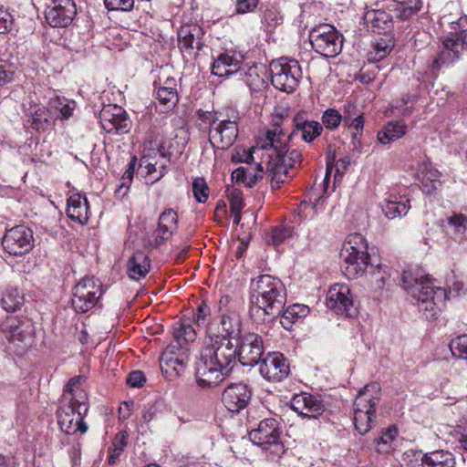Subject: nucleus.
Here are the masks:
<instances>
[{
  "label": "nucleus",
  "instance_id": "f257e3e1",
  "mask_svg": "<svg viewBox=\"0 0 467 467\" xmlns=\"http://www.w3.org/2000/svg\"><path fill=\"white\" fill-rule=\"evenodd\" d=\"M237 347L223 335L208 334L203 340L196 367L197 383L213 388L223 382L232 371Z\"/></svg>",
  "mask_w": 467,
  "mask_h": 467
},
{
  "label": "nucleus",
  "instance_id": "f03ea898",
  "mask_svg": "<svg viewBox=\"0 0 467 467\" xmlns=\"http://www.w3.org/2000/svg\"><path fill=\"white\" fill-rule=\"evenodd\" d=\"M286 302V289L282 281L270 275H261L250 284V316L253 318L279 317Z\"/></svg>",
  "mask_w": 467,
  "mask_h": 467
},
{
  "label": "nucleus",
  "instance_id": "7ed1b4c3",
  "mask_svg": "<svg viewBox=\"0 0 467 467\" xmlns=\"http://www.w3.org/2000/svg\"><path fill=\"white\" fill-rule=\"evenodd\" d=\"M403 288L418 301L419 309L427 319L435 318L447 299L446 290L434 285L433 280L419 273L404 271Z\"/></svg>",
  "mask_w": 467,
  "mask_h": 467
},
{
  "label": "nucleus",
  "instance_id": "20e7f679",
  "mask_svg": "<svg viewBox=\"0 0 467 467\" xmlns=\"http://www.w3.org/2000/svg\"><path fill=\"white\" fill-rule=\"evenodd\" d=\"M196 337L195 329L186 321L174 327L173 340L167 346L160 359L162 373L177 377L184 372L189 361L188 345Z\"/></svg>",
  "mask_w": 467,
  "mask_h": 467
},
{
  "label": "nucleus",
  "instance_id": "39448f33",
  "mask_svg": "<svg viewBox=\"0 0 467 467\" xmlns=\"http://www.w3.org/2000/svg\"><path fill=\"white\" fill-rule=\"evenodd\" d=\"M380 400V388L378 383L367 384L354 401V425L359 434L368 433L376 422V408Z\"/></svg>",
  "mask_w": 467,
  "mask_h": 467
},
{
  "label": "nucleus",
  "instance_id": "423d86ee",
  "mask_svg": "<svg viewBox=\"0 0 467 467\" xmlns=\"http://www.w3.org/2000/svg\"><path fill=\"white\" fill-rule=\"evenodd\" d=\"M342 269L348 278L362 275L368 265V244L359 234L349 235L340 251Z\"/></svg>",
  "mask_w": 467,
  "mask_h": 467
},
{
  "label": "nucleus",
  "instance_id": "0eeeda50",
  "mask_svg": "<svg viewBox=\"0 0 467 467\" xmlns=\"http://www.w3.org/2000/svg\"><path fill=\"white\" fill-rule=\"evenodd\" d=\"M243 56L234 51H226L221 54L213 63L212 73L218 77H225L236 74L244 78L251 88H255L263 84V79L250 68L248 72L241 68Z\"/></svg>",
  "mask_w": 467,
  "mask_h": 467
},
{
  "label": "nucleus",
  "instance_id": "6e6552de",
  "mask_svg": "<svg viewBox=\"0 0 467 467\" xmlns=\"http://www.w3.org/2000/svg\"><path fill=\"white\" fill-rule=\"evenodd\" d=\"M272 84L281 91L294 92L299 85L303 73L297 60L280 57L270 63Z\"/></svg>",
  "mask_w": 467,
  "mask_h": 467
},
{
  "label": "nucleus",
  "instance_id": "1a4fd4ad",
  "mask_svg": "<svg viewBox=\"0 0 467 467\" xmlns=\"http://www.w3.org/2000/svg\"><path fill=\"white\" fill-rule=\"evenodd\" d=\"M291 139V133H286L283 128V119L277 118L270 126L259 132L254 151H262V158L267 160L269 156L280 151L284 152Z\"/></svg>",
  "mask_w": 467,
  "mask_h": 467
},
{
  "label": "nucleus",
  "instance_id": "9d476101",
  "mask_svg": "<svg viewBox=\"0 0 467 467\" xmlns=\"http://www.w3.org/2000/svg\"><path fill=\"white\" fill-rule=\"evenodd\" d=\"M302 161V153L297 150H289L286 146L284 152H277L266 160V171L270 172L273 188H279L288 178L289 171L296 168Z\"/></svg>",
  "mask_w": 467,
  "mask_h": 467
},
{
  "label": "nucleus",
  "instance_id": "9b49d317",
  "mask_svg": "<svg viewBox=\"0 0 467 467\" xmlns=\"http://www.w3.org/2000/svg\"><path fill=\"white\" fill-rule=\"evenodd\" d=\"M102 295L101 283L94 277L85 276L72 289V307L78 313H86L96 306Z\"/></svg>",
  "mask_w": 467,
  "mask_h": 467
},
{
  "label": "nucleus",
  "instance_id": "f8f14e48",
  "mask_svg": "<svg viewBox=\"0 0 467 467\" xmlns=\"http://www.w3.org/2000/svg\"><path fill=\"white\" fill-rule=\"evenodd\" d=\"M281 434L280 423L269 418L261 420L257 428L249 432V438L263 450H271L274 454L280 455L284 452Z\"/></svg>",
  "mask_w": 467,
  "mask_h": 467
},
{
  "label": "nucleus",
  "instance_id": "ddd939ff",
  "mask_svg": "<svg viewBox=\"0 0 467 467\" xmlns=\"http://www.w3.org/2000/svg\"><path fill=\"white\" fill-rule=\"evenodd\" d=\"M309 41L316 52L326 57H335L342 50V37L330 25L324 24L309 32Z\"/></svg>",
  "mask_w": 467,
  "mask_h": 467
},
{
  "label": "nucleus",
  "instance_id": "4468645a",
  "mask_svg": "<svg viewBox=\"0 0 467 467\" xmlns=\"http://www.w3.org/2000/svg\"><path fill=\"white\" fill-rule=\"evenodd\" d=\"M87 412L88 410L80 408V404L61 400V405L57 411L60 430L66 434H75L77 431L85 433L88 425L84 422L83 417Z\"/></svg>",
  "mask_w": 467,
  "mask_h": 467
},
{
  "label": "nucleus",
  "instance_id": "2eb2a0df",
  "mask_svg": "<svg viewBox=\"0 0 467 467\" xmlns=\"http://www.w3.org/2000/svg\"><path fill=\"white\" fill-rule=\"evenodd\" d=\"M2 245L11 255L22 256L28 254L35 245L33 231L25 225H16L5 232Z\"/></svg>",
  "mask_w": 467,
  "mask_h": 467
},
{
  "label": "nucleus",
  "instance_id": "dca6fc26",
  "mask_svg": "<svg viewBox=\"0 0 467 467\" xmlns=\"http://www.w3.org/2000/svg\"><path fill=\"white\" fill-rule=\"evenodd\" d=\"M465 49L467 50V30L446 38L439 54L432 60V74H437L443 66L455 62Z\"/></svg>",
  "mask_w": 467,
  "mask_h": 467
},
{
  "label": "nucleus",
  "instance_id": "f3484780",
  "mask_svg": "<svg viewBox=\"0 0 467 467\" xmlns=\"http://www.w3.org/2000/svg\"><path fill=\"white\" fill-rule=\"evenodd\" d=\"M238 133V124L235 120L215 119L210 126L209 141L213 148L224 150L234 143Z\"/></svg>",
  "mask_w": 467,
  "mask_h": 467
},
{
  "label": "nucleus",
  "instance_id": "a211bd4d",
  "mask_svg": "<svg viewBox=\"0 0 467 467\" xmlns=\"http://www.w3.org/2000/svg\"><path fill=\"white\" fill-rule=\"evenodd\" d=\"M327 306L337 315L353 317L356 307L349 286L344 284L332 285L327 295Z\"/></svg>",
  "mask_w": 467,
  "mask_h": 467
},
{
  "label": "nucleus",
  "instance_id": "6ab92c4d",
  "mask_svg": "<svg viewBox=\"0 0 467 467\" xmlns=\"http://www.w3.org/2000/svg\"><path fill=\"white\" fill-rule=\"evenodd\" d=\"M77 16L74 0H50L45 10L47 24L53 27L69 26Z\"/></svg>",
  "mask_w": 467,
  "mask_h": 467
},
{
  "label": "nucleus",
  "instance_id": "aec40b11",
  "mask_svg": "<svg viewBox=\"0 0 467 467\" xmlns=\"http://www.w3.org/2000/svg\"><path fill=\"white\" fill-rule=\"evenodd\" d=\"M101 127L108 133L124 134L130 129V120L126 111L119 106L109 104L99 112Z\"/></svg>",
  "mask_w": 467,
  "mask_h": 467
},
{
  "label": "nucleus",
  "instance_id": "412c9836",
  "mask_svg": "<svg viewBox=\"0 0 467 467\" xmlns=\"http://www.w3.org/2000/svg\"><path fill=\"white\" fill-rule=\"evenodd\" d=\"M263 353V339L259 335L246 333L241 337L236 357H238L242 365L253 367L258 364Z\"/></svg>",
  "mask_w": 467,
  "mask_h": 467
},
{
  "label": "nucleus",
  "instance_id": "4be33fe9",
  "mask_svg": "<svg viewBox=\"0 0 467 467\" xmlns=\"http://www.w3.org/2000/svg\"><path fill=\"white\" fill-rule=\"evenodd\" d=\"M260 374L268 381H281L290 372L289 363L286 358L279 352L268 353L261 361Z\"/></svg>",
  "mask_w": 467,
  "mask_h": 467
},
{
  "label": "nucleus",
  "instance_id": "5701e85b",
  "mask_svg": "<svg viewBox=\"0 0 467 467\" xmlns=\"http://www.w3.org/2000/svg\"><path fill=\"white\" fill-rule=\"evenodd\" d=\"M341 118L343 125L354 130L352 132V143L355 149L360 146V137L362 136L365 118L361 109L352 100H347L341 108Z\"/></svg>",
  "mask_w": 467,
  "mask_h": 467
},
{
  "label": "nucleus",
  "instance_id": "b1692460",
  "mask_svg": "<svg viewBox=\"0 0 467 467\" xmlns=\"http://www.w3.org/2000/svg\"><path fill=\"white\" fill-rule=\"evenodd\" d=\"M252 392L243 382L230 384L223 392L222 401L231 412H239L249 403Z\"/></svg>",
  "mask_w": 467,
  "mask_h": 467
},
{
  "label": "nucleus",
  "instance_id": "393cba45",
  "mask_svg": "<svg viewBox=\"0 0 467 467\" xmlns=\"http://www.w3.org/2000/svg\"><path fill=\"white\" fill-rule=\"evenodd\" d=\"M291 409L298 415L317 419L325 411V406L317 397L302 392L293 397Z\"/></svg>",
  "mask_w": 467,
  "mask_h": 467
},
{
  "label": "nucleus",
  "instance_id": "a878e982",
  "mask_svg": "<svg viewBox=\"0 0 467 467\" xmlns=\"http://www.w3.org/2000/svg\"><path fill=\"white\" fill-rule=\"evenodd\" d=\"M5 337L13 342H25L33 334V324L28 318L7 317L2 324Z\"/></svg>",
  "mask_w": 467,
  "mask_h": 467
},
{
  "label": "nucleus",
  "instance_id": "bb28decb",
  "mask_svg": "<svg viewBox=\"0 0 467 467\" xmlns=\"http://www.w3.org/2000/svg\"><path fill=\"white\" fill-rule=\"evenodd\" d=\"M26 123L37 132H43L51 128L53 116L48 109L39 104H30L26 109Z\"/></svg>",
  "mask_w": 467,
  "mask_h": 467
},
{
  "label": "nucleus",
  "instance_id": "cd10ccee",
  "mask_svg": "<svg viewBox=\"0 0 467 467\" xmlns=\"http://www.w3.org/2000/svg\"><path fill=\"white\" fill-rule=\"evenodd\" d=\"M203 35V30L199 25H184L178 30L179 46L184 50L194 48L200 50L202 46V38Z\"/></svg>",
  "mask_w": 467,
  "mask_h": 467
},
{
  "label": "nucleus",
  "instance_id": "c85d7f7f",
  "mask_svg": "<svg viewBox=\"0 0 467 467\" xmlns=\"http://www.w3.org/2000/svg\"><path fill=\"white\" fill-rule=\"evenodd\" d=\"M415 461L420 462L422 467H455L453 454L448 451L439 450L428 453H414Z\"/></svg>",
  "mask_w": 467,
  "mask_h": 467
},
{
  "label": "nucleus",
  "instance_id": "c756f323",
  "mask_svg": "<svg viewBox=\"0 0 467 467\" xmlns=\"http://www.w3.org/2000/svg\"><path fill=\"white\" fill-rule=\"evenodd\" d=\"M364 21L374 33L384 34L393 27L392 16L384 10H368L364 15Z\"/></svg>",
  "mask_w": 467,
  "mask_h": 467
},
{
  "label": "nucleus",
  "instance_id": "7c9ffc66",
  "mask_svg": "<svg viewBox=\"0 0 467 467\" xmlns=\"http://www.w3.org/2000/svg\"><path fill=\"white\" fill-rule=\"evenodd\" d=\"M88 212L89 207L86 196L74 193L67 199V214L71 220L85 224L89 218Z\"/></svg>",
  "mask_w": 467,
  "mask_h": 467
},
{
  "label": "nucleus",
  "instance_id": "2f4dec72",
  "mask_svg": "<svg viewBox=\"0 0 467 467\" xmlns=\"http://www.w3.org/2000/svg\"><path fill=\"white\" fill-rule=\"evenodd\" d=\"M323 131V126L314 120H304L302 118L296 117L294 119V130L291 132L293 138L298 132L301 133V139L306 142H312L317 137L320 136Z\"/></svg>",
  "mask_w": 467,
  "mask_h": 467
},
{
  "label": "nucleus",
  "instance_id": "473e14b6",
  "mask_svg": "<svg viewBox=\"0 0 467 467\" xmlns=\"http://www.w3.org/2000/svg\"><path fill=\"white\" fill-rule=\"evenodd\" d=\"M382 212L389 219L404 216L410 208V200L405 196H390L382 204Z\"/></svg>",
  "mask_w": 467,
  "mask_h": 467
},
{
  "label": "nucleus",
  "instance_id": "72a5a7b5",
  "mask_svg": "<svg viewBox=\"0 0 467 467\" xmlns=\"http://www.w3.org/2000/svg\"><path fill=\"white\" fill-rule=\"evenodd\" d=\"M83 380L84 379L81 376L71 378L66 386L62 400L77 402L80 404L81 409L88 410L86 393L80 389Z\"/></svg>",
  "mask_w": 467,
  "mask_h": 467
},
{
  "label": "nucleus",
  "instance_id": "f704fd0d",
  "mask_svg": "<svg viewBox=\"0 0 467 467\" xmlns=\"http://www.w3.org/2000/svg\"><path fill=\"white\" fill-rule=\"evenodd\" d=\"M150 260L141 251L135 252L128 262L129 276L135 280L144 277L150 271Z\"/></svg>",
  "mask_w": 467,
  "mask_h": 467
},
{
  "label": "nucleus",
  "instance_id": "c9c22d12",
  "mask_svg": "<svg viewBox=\"0 0 467 467\" xmlns=\"http://www.w3.org/2000/svg\"><path fill=\"white\" fill-rule=\"evenodd\" d=\"M408 127L403 121H389L377 134L381 144H388L402 138L407 133Z\"/></svg>",
  "mask_w": 467,
  "mask_h": 467
},
{
  "label": "nucleus",
  "instance_id": "e433bc0d",
  "mask_svg": "<svg viewBox=\"0 0 467 467\" xmlns=\"http://www.w3.org/2000/svg\"><path fill=\"white\" fill-rule=\"evenodd\" d=\"M309 307L306 305L294 304L283 310L280 317V323L286 330L291 329L294 323L301 320L309 314Z\"/></svg>",
  "mask_w": 467,
  "mask_h": 467
},
{
  "label": "nucleus",
  "instance_id": "4c0bfd02",
  "mask_svg": "<svg viewBox=\"0 0 467 467\" xmlns=\"http://www.w3.org/2000/svg\"><path fill=\"white\" fill-rule=\"evenodd\" d=\"M446 232L456 241L467 238V217L463 214H453L447 218Z\"/></svg>",
  "mask_w": 467,
  "mask_h": 467
},
{
  "label": "nucleus",
  "instance_id": "58836bf2",
  "mask_svg": "<svg viewBox=\"0 0 467 467\" xmlns=\"http://www.w3.org/2000/svg\"><path fill=\"white\" fill-rule=\"evenodd\" d=\"M221 326L228 338L240 337L242 322L235 310H227V313L222 314Z\"/></svg>",
  "mask_w": 467,
  "mask_h": 467
},
{
  "label": "nucleus",
  "instance_id": "ea45409f",
  "mask_svg": "<svg viewBox=\"0 0 467 467\" xmlns=\"http://www.w3.org/2000/svg\"><path fill=\"white\" fill-rule=\"evenodd\" d=\"M397 436L398 430L395 427H389L382 431L379 436L374 441L376 451L381 454L392 451Z\"/></svg>",
  "mask_w": 467,
  "mask_h": 467
},
{
  "label": "nucleus",
  "instance_id": "a19ab883",
  "mask_svg": "<svg viewBox=\"0 0 467 467\" xmlns=\"http://www.w3.org/2000/svg\"><path fill=\"white\" fill-rule=\"evenodd\" d=\"M421 6V0H404L396 4L394 11L399 19L408 20L416 15L420 10Z\"/></svg>",
  "mask_w": 467,
  "mask_h": 467
},
{
  "label": "nucleus",
  "instance_id": "79ce46f5",
  "mask_svg": "<svg viewBox=\"0 0 467 467\" xmlns=\"http://www.w3.org/2000/svg\"><path fill=\"white\" fill-rule=\"evenodd\" d=\"M49 107L58 113L57 118L67 119L72 116L76 103L66 98L57 97L49 100Z\"/></svg>",
  "mask_w": 467,
  "mask_h": 467
},
{
  "label": "nucleus",
  "instance_id": "37998d69",
  "mask_svg": "<svg viewBox=\"0 0 467 467\" xmlns=\"http://www.w3.org/2000/svg\"><path fill=\"white\" fill-rule=\"evenodd\" d=\"M155 93L160 105L164 106L167 110L173 109L179 101L178 90L157 87V82H155Z\"/></svg>",
  "mask_w": 467,
  "mask_h": 467
},
{
  "label": "nucleus",
  "instance_id": "c03bdc74",
  "mask_svg": "<svg viewBox=\"0 0 467 467\" xmlns=\"http://www.w3.org/2000/svg\"><path fill=\"white\" fill-rule=\"evenodd\" d=\"M24 304V297L17 289H8L1 299L2 307L6 312H14Z\"/></svg>",
  "mask_w": 467,
  "mask_h": 467
},
{
  "label": "nucleus",
  "instance_id": "a18cd8bd",
  "mask_svg": "<svg viewBox=\"0 0 467 467\" xmlns=\"http://www.w3.org/2000/svg\"><path fill=\"white\" fill-rule=\"evenodd\" d=\"M128 435L125 431H120L114 437L111 447L109 448L108 462L115 464L117 460L122 453L124 448L127 446Z\"/></svg>",
  "mask_w": 467,
  "mask_h": 467
},
{
  "label": "nucleus",
  "instance_id": "49530a36",
  "mask_svg": "<svg viewBox=\"0 0 467 467\" xmlns=\"http://www.w3.org/2000/svg\"><path fill=\"white\" fill-rule=\"evenodd\" d=\"M173 234L174 232L169 230L167 226L164 227L158 224V227L153 232L152 236L148 240V245L152 248H157L165 244V242L168 241Z\"/></svg>",
  "mask_w": 467,
  "mask_h": 467
},
{
  "label": "nucleus",
  "instance_id": "de8ad7c7",
  "mask_svg": "<svg viewBox=\"0 0 467 467\" xmlns=\"http://www.w3.org/2000/svg\"><path fill=\"white\" fill-rule=\"evenodd\" d=\"M449 347L453 357L467 359V335L452 339Z\"/></svg>",
  "mask_w": 467,
  "mask_h": 467
},
{
  "label": "nucleus",
  "instance_id": "09e8293b",
  "mask_svg": "<svg viewBox=\"0 0 467 467\" xmlns=\"http://www.w3.org/2000/svg\"><path fill=\"white\" fill-rule=\"evenodd\" d=\"M294 229L288 225H280L272 230L270 240L274 245L282 244L285 240L293 235Z\"/></svg>",
  "mask_w": 467,
  "mask_h": 467
},
{
  "label": "nucleus",
  "instance_id": "8fccbe9b",
  "mask_svg": "<svg viewBox=\"0 0 467 467\" xmlns=\"http://www.w3.org/2000/svg\"><path fill=\"white\" fill-rule=\"evenodd\" d=\"M322 122L328 130L337 129L342 122L340 111L335 109H327L323 112Z\"/></svg>",
  "mask_w": 467,
  "mask_h": 467
},
{
  "label": "nucleus",
  "instance_id": "3c124183",
  "mask_svg": "<svg viewBox=\"0 0 467 467\" xmlns=\"http://www.w3.org/2000/svg\"><path fill=\"white\" fill-rule=\"evenodd\" d=\"M158 224L162 225L164 227L167 226L169 230L175 232L178 225L177 213L171 208L165 209L160 214Z\"/></svg>",
  "mask_w": 467,
  "mask_h": 467
},
{
  "label": "nucleus",
  "instance_id": "603ef678",
  "mask_svg": "<svg viewBox=\"0 0 467 467\" xmlns=\"http://www.w3.org/2000/svg\"><path fill=\"white\" fill-rule=\"evenodd\" d=\"M245 172V185L253 187L263 177V167L261 163L255 165H247L244 167Z\"/></svg>",
  "mask_w": 467,
  "mask_h": 467
},
{
  "label": "nucleus",
  "instance_id": "864d4df0",
  "mask_svg": "<svg viewBox=\"0 0 467 467\" xmlns=\"http://www.w3.org/2000/svg\"><path fill=\"white\" fill-rule=\"evenodd\" d=\"M283 21V17L280 15L279 11L275 8H267L265 10L262 23L265 26L267 27V30H271L275 28L276 26L280 25Z\"/></svg>",
  "mask_w": 467,
  "mask_h": 467
},
{
  "label": "nucleus",
  "instance_id": "5fc2aeb1",
  "mask_svg": "<svg viewBox=\"0 0 467 467\" xmlns=\"http://www.w3.org/2000/svg\"><path fill=\"white\" fill-rule=\"evenodd\" d=\"M192 192L199 202H205L208 199V186L202 178H197L192 183Z\"/></svg>",
  "mask_w": 467,
  "mask_h": 467
},
{
  "label": "nucleus",
  "instance_id": "6e6d98bb",
  "mask_svg": "<svg viewBox=\"0 0 467 467\" xmlns=\"http://www.w3.org/2000/svg\"><path fill=\"white\" fill-rule=\"evenodd\" d=\"M419 171L422 174V181L441 182L439 180L441 172L429 162H422L419 167Z\"/></svg>",
  "mask_w": 467,
  "mask_h": 467
},
{
  "label": "nucleus",
  "instance_id": "4d7b16f0",
  "mask_svg": "<svg viewBox=\"0 0 467 467\" xmlns=\"http://www.w3.org/2000/svg\"><path fill=\"white\" fill-rule=\"evenodd\" d=\"M109 10L130 11L133 8L134 0H104Z\"/></svg>",
  "mask_w": 467,
  "mask_h": 467
},
{
  "label": "nucleus",
  "instance_id": "13d9d810",
  "mask_svg": "<svg viewBox=\"0 0 467 467\" xmlns=\"http://www.w3.org/2000/svg\"><path fill=\"white\" fill-rule=\"evenodd\" d=\"M391 51V47L386 43H377L374 51L369 54V60L379 61L385 58Z\"/></svg>",
  "mask_w": 467,
  "mask_h": 467
},
{
  "label": "nucleus",
  "instance_id": "bf43d9fd",
  "mask_svg": "<svg viewBox=\"0 0 467 467\" xmlns=\"http://www.w3.org/2000/svg\"><path fill=\"white\" fill-rule=\"evenodd\" d=\"M13 67L5 60H0V87L7 84L13 79Z\"/></svg>",
  "mask_w": 467,
  "mask_h": 467
},
{
  "label": "nucleus",
  "instance_id": "052dcab7",
  "mask_svg": "<svg viewBox=\"0 0 467 467\" xmlns=\"http://www.w3.org/2000/svg\"><path fill=\"white\" fill-rule=\"evenodd\" d=\"M228 200L230 202L231 212H241L243 209V197L242 192L237 190H233L228 194Z\"/></svg>",
  "mask_w": 467,
  "mask_h": 467
},
{
  "label": "nucleus",
  "instance_id": "680f3d73",
  "mask_svg": "<svg viewBox=\"0 0 467 467\" xmlns=\"http://www.w3.org/2000/svg\"><path fill=\"white\" fill-rule=\"evenodd\" d=\"M389 269L387 265H378L377 268L373 271L372 275L375 278V281L378 283L377 286L379 288H381L386 283V280L389 276Z\"/></svg>",
  "mask_w": 467,
  "mask_h": 467
},
{
  "label": "nucleus",
  "instance_id": "e2e57ef3",
  "mask_svg": "<svg viewBox=\"0 0 467 467\" xmlns=\"http://www.w3.org/2000/svg\"><path fill=\"white\" fill-rule=\"evenodd\" d=\"M254 154H259V152L254 151V147L250 150H242V152L237 151L233 155L232 160L234 162H245L248 165H252L251 162L254 161Z\"/></svg>",
  "mask_w": 467,
  "mask_h": 467
},
{
  "label": "nucleus",
  "instance_id": "0e129e2a",
  "mask_svg": "<svg viewBox=\"0 0 467 467\" xmlns=\"http://www.w3.org/2000/svg\"><path fill=\"white\" fill-rule=\"evenodd\" d=\"M144 382L145 376L140 370L131 371L127 378V383L130 387H141Z\"/></svg>",
  "mask_w": 467,
  "mask_h": 467
},
{
  "label": "nucleus",
  "instance_id": "69168bd1",
  "mask_svg": "<svg viewBox=\"0 0 467 467\" xmlns=\"http://www.w3.org/2000/svg\"><path fill=\"white\" fill-rule=\"evenodd\" d=\"M258 4V0H237L236 10L239 14H245L253 11Z\"/></svg>",
  "mask_w": 467,
  "mask_h": 467
},
{
  "label": "nucleus",
  "instance_id": "338daca9",
  "mask_svg": "<svg viewBox=\"0 0 467 467\" xmlns=\"http://www.w3.org/2000/svg\"><path fill=\"white\" fill-rule=\"evenodd\" d=\"M12 23L11 15L5 11L0 10V34L6 33L10 29Z\"/></svg>",
  "mask_w": 467,
  "mask_h": 467
},
{
  "label": "nucleus",
  "instance_id": "774afa93",
  "mask_svg": "<svg viewBox=\"0 0 467 467\" xmlns=\"http://www.w3.org/2000/svg\"><path fill=\"white\" fill-rule=\"evenodd\" d=\"M209 307L206 305L199 306L195 315V322L199 327L204 326L207 322V316L209 315Z\"/></svg>",
  "mask_w": 467,
  "mask_h": 467
}]
</instances>
